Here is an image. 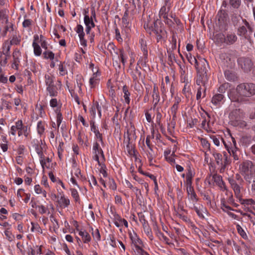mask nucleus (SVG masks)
Instances as JSON below:
<instances>
[{"instance_id": "dca6fc26", "label": "nucleus", "mask_w": 255, "mask_h": 255, "mask_svg": "<svg viewBox=\"0 0 255 255\" xmlns=\"http://www.w3.org/2000/svg\"><path fill=\"white\" fill-rule=\"evenodd\" d=\"M34 147H35V150L39 157L40 164H41L43 169H44V165L45 164V156H44L43 151H42V150H43L42 147L41 145L37 144H35L34 145Z\"/></svg>"}, {"instance_id": "7c9ffc66", "label": "nucleus", "mask_w": 255, "mask_h": 255, "mask_svg": "<svg viewBox=\"0 0 255 255\" xmlns=\"http://www.w3.org/2000/svg\"><path fill=\"white\" fill-rule=\"evenodd\" d=\"M55 77L50 74H46L45 76V83L46 87L54 85Z\"/></svg>"}, {"instance_id": "f03ea898", "label": "nucleus", "mask_w": 255, "mask_h": 255, "mask_svg": "<svg viewBox=\"0 0 255 255\" xmlns=\"http://www.w3.org/2000/svg\"><path fill=\"white\" fill-rule=\"evenodd\" d=\"M236 90L239 95L237 100L242 101L244 97H249L255 94V85L253 83L241 84L237 86Z\"/></svg>"}, {"instance_id": "e2e57ef3", "label": "nucleus", "mask_w": 255, "mask_h": 255, "mask_svg": "<svg viewBox=\"0 0 255 255\" xmlns=\"http://www.w3.org/2000/svg\"><path fill=\"white\" fill-rule=\"evenodd\" d=\"M247 32V28L245 26H242L238 29V34L240 35H245Z\"/></svg>"}, {"instance_id": "393cba45", "label": "nucleus", "mask_w": 255, "mask_h": 255, "mask_svg": "<svg viewBox=\"0 0 255 255\" xmlns=\"http://www.w3.org/2000/svg\"><path fill=\"white\" fill-rule=\"evenodd\" d=\"M91 129L94 133L96 137L99 139L101 143H103V140L102 138V135L100 133L99 130L97 129L96 126L95 125L94 122H91L90 123Z\"/></svg>"}, {"instance_id": "c85d7f7f", "label": "nucleus", "mask_w": 255, "mask_h": 255, "mask_svg": "<svg viewBox=\"0 0 255 255\" xmlns=\"http://www.w3.org/2000/svg\"><path fill=\"white\" fill-rule=\"evenodd\" d=\"M224 74L226 79L229 81H235L237 79L236 74L231 71L226 70Z\"/></svg>"}, {"instance_id": "a19ab883", "label": "nucleus", "mask_w": 255, "mask_h": 255, "mask_svg": "<svg viewBox=\"0 0 255 255\" xmlns=\"http://www.w3.org/2000/svg\"><path fill=\"white\" fill-rule=\"evenodd\" d=\"M133 255H148L140 247H137L133 249Z\"/></svg>"}, {"instance_id": "bb28decb", "label": "nucleus", "mask_w": 255, "mask_h": 255, "mask_svg": "<svg viewBox=\"0 0 255 255\" xmlns=\"http://www.w3.org/2000/svg\"><path fill=\"white\" fill-rule=\"evenodd\" d=\"M28 255H35L36 254L40 255L42 254L41 246H36L34 249H32L31 247L28 248Z\"/></svg>"}, {"instance_id": "f704fd0d", "label": "nucleus", "mask_w": 255, "mask_h": 255, "mask_svg": "<svg viewBox=\"0 0 255 255\" xmlns=\"http://www.w3.org/2000/svg\"><path fill=\"white\" fill-rule=\"evenodd\" d=\"M37 131L38 134L42 135L45 131V124L42 121H39L37 125Z\"/></svg>"}, {"instance_id": "412c9836", "label": "nucleus", "mask_w": 255, "mask_h": 255, "mask_svg": "<svg viewBox=\"0 0 255 255\" xmlns=\"http://www.w3.org/2000/svg\"><path fill=\"white\" fill-rule=\"evenodd\" d=\"M129 237L132 242V243L134 246V248H136L137 247H140V245H142V241L138 237L136 234L134 233H133V234H130Z\"/></svg>"}, {"instance_id": "a211bd4d", "label": "nucleus", "mask_w": 255, "mask_h": 255, "mask_svg": "<svg viewBox=\"0 0 255 255\" xmlns=\"http://www.w3.org/2000/svg\"><path fill=\"white\" fill-rule=\"evenodd\" d=\"M39 39L37 35L34 36V40L32 43V47H33L34 54L36 56H39L42 53V50L39 45L37 43V41Z\"/></svg>"}, {"instance_id": "2eb2a0df", "label": "nucleus", "mask_w": 255, "mask_h": 255, "mask_svg": "<svg viewBox=\"0 0 255 255\" xmlns=\"http://www.w3.org/2000/svg\"><path fill=\"white\" fill-rule=\"evenodd\" d=\"M21 54L18 50L15 49L12 54L13 62L11 67L13 69H17L20 63Z\"/></svg>"}, {"instance_id": "5701e85b", "label": "nucleus", "mask_w": 255, "mask_h": 255, "mask_svg": "<svg viewBox=\"0 0 255 255\" xmlns=\"http://www.w3.org/2000/svg\"><path fill=\"white\" fill-rule=\"evenodd\" d=\"M198 200V199L195 192L192 193V194L188 195V202L186 205L188 207H192V206L194 207V205L196 204Z\"/></svg>"}, {"instance_id": "72a5a7b5", "label": "nucleus", "mask_w": 255, "mask_h": 255, "mask_svg": "<svg viewBox=\"0 0 255 255\" xmlns=\"http://www.w3.org/2000/svg\"><path fill=\"white\" fill-rule=\"evenodd\" d=\"M58 70L60 76H63L67 74L68 72L65 65V62H60V64L58 65Z\"/></svg>"}, {"instance_id": "49530a36", "label": "nucleus", "mask_w": 255, "mask_h": 255, "mask_svg": "<svg viewBox=\"0 0 255 255\" xmlns=\"http://www.w3.org/2000/svg\"><path fill=\"white\" fill-rule=\"evenodd\" d=\"M44 58L45 59H49L51 60L54 58L55 54L51 51H46L43 52Z\"/></svg>"}, {"instance_id": "2f4dec72", "label": "nucleus", "mask_w": 255, "mask_h": 255, "mask_svg": "<svg viewBox=\"0 0 255 255\" xmlns=\"http://www.w3.org/2000/svg\"><path fill=\"white\" fill-rule=\"evenodd\" d=\"M79 235L82 237L84 243H88L91 241V237L86 231H80Z\"/></svg>"}, {"instance_id": "20e7f679", "label": "nucleus", "mask_w": 255, "mask_h": 255, "mask_svg": "<svg viewBox=\"0 0 255 255\" xmlns=\"http://www.w3.org/2000/svg\"><path fill=\"white\" fill-rule=\"evenodd\" d=\"M211 153L214 156L217 164L220 167V172H224L227 166L230 163V160L228 158L227 153L224 152L223 156L221 153L214 151Z\"/></svg>"}, {"instance_id": "13d9d810", "label": "nucleus", "mask_w": 255, "mask_h": 255, "mask_svg": "<svg viewBox=\"0 0 255 255\" xmlns=\"http://www.w3.org/2000/svg\"><path fill=\"white\" fill-rule=\"evenodd\" d=\"M92 235L94 239L97 241H100L101 240V236L99 230L96 229L94 231L92 232Z\"/></svg>"}, {"instance_id": "de8ad7c7", "label": "nucleus", "mask_w": 255, "mask_h": 255, "mask_svg": "<svg viewBox=\"0 0 255 255\" xmlns=\"http://www.w3.org/2000/svg\"><path fill=\"white\" fill-rule=\"evenodd\" d=\"M31 224L32 225V227L31 228V232H33L34 231H36L37 232H38L39 233H40V234L42 233V230L38 224H35L33 222H31Z\"/></svg>"}, {"instance_id": "a878e982", "label": "nucleus", "mask_w": 255, "mask_h": 255, "mask_svg": "<svg viewBox=\"0 0 255 255\" xmlns=\"http://www.w3.org/2000/svg\"><path fill=\"white\" fill-rule=\"evenodd\" d=\"M190 209H194L196 212L197 214L200 218H203L204 215L203 214V212L204 210H205V208L201 205H196V204L194 205V207H189Z\"/></svg>"}, {"instance_id": "0eeeda50", "label": "nucleus", "mask_w": 255, "mask_h": 255, "mask_svg": "<svg viewBox=\"0 0 255 255\" xmlns=\"http://www.w3.org/2000/svg\"><path fill=\"white\" fill-rule=\"evenodd\" d=\"M92 150V152L94 155L93 157L94 160H95L97 162H99V161H100V155L104 160H105L104 152L101 147H100L99 144L97 142H95L94 143Z\"/></svg>"}, {"instance_id": "79ce46f5", "label": "nucleus", "mask_w": 255, "mask_h": 255, "mask_svg": "<svg viewBox=\"0 0 255 255\" xmlns=\"http://www.w3.org/2000/svg\"><path fill=\"white\" fill-rule=\"evenodd\" d=\"M223 143L224 145L228 151L229 153L231 155L232 153L236 152L237 148L235 145H231V146H229L227 143H226L224 141H223Z\"/></svg>"}, {"instance_id": "5fc2aeb1", "label": "nucleus", "mask_w": 255, "mask_h": 255, "mask_svg": "<svg viewBox=\"0 0 255 255\" xmlns=\"http://www.w3.org/2000/svg\"><path fill=\"white\" fill-rule=\"evenodd\" d=\"M188 61L191 64H194L195 66L197 62H198V58L196 59L195 57H193L191 55V54H189V55H187V56Z\"/></svg>"}, {"instance_id": "c756f323", "label": "nucleus", "mask_w": 255, "mask_h": 255, "mask_svg": "<svg viewBox=\"0 0 255 255\" xmlns=\"http://www.w3.org/2000/svg\"><path fill=\"white\" fill-rule=\"evenodd\" d=\"M46 91L50 97H56L57 95V87L55 84L46 87Z\"/></svg>"}, {"instance_id": "a18cd8bd", "label": "nucleus", "mask_w": 255, "mask_h": 255, "mask_svg": "<svg viewBox=\"0 0 255 255\" xmlns=\"http://www.w3.org/2000/svg\"><path fill=\"white\" fill-rule=\"evenodd\" d=\"M200 142L205 150H210V144L206 139L202 138L200 139Z\"/></svg>"}, {"instance_id": "c03bdc74", "label": "nucleus", "mask_w": 255, "mask_h": 255, "mask_svg": "<svg viewBox=\"0 0 255 255\" xmlns=\"http://www.w3.org/2000/svg\"><path fill=\"white\" fill-rule=\"evenodd\" d=\"M139 43L140 44L141 49L143 51V54H145V55H147V49L146 47V41L143 39H141L139 40Z\"/></svg>"}, {"instance_id": "864d4df0", "label": "nucleus", "mask_w": 255, "mask_h": 255, "mask_svg": "<svg viewBox=\"0 0 255 255\" xmlns=\"http://www.w3.org/2000/svg\"><path fill=\"white\" fill-rule=\"evenodd\" d=\"M20 38L19 36H13L11 40L10 41L11 45H18L20 42Z\"/></svg>"}, {"instance_id": "e433bc0d", "label": "nucleus", "mask_w": 255, "mask_h": 255, "mask_svg": "<svg viewBox=\"0 0 255 255\" xmlns=\"http://www.w3.org/2000/svg\"><path fill=\"white\" fill-rule=\"evenodd\" d=\"M98 165L100 167L99 169L100 172L102 174L104 177H106L108 176V173L107 172V167L104 163H103L100 161L97 162Z\"/></svg>"}, {"instance_id": "423d86ee", "label": "nucleus", "mask_w": 255, "mask_h": 255, "mask_svg": "<svg viewBox=\"0 0 255 255\" xmlns=\"http://www.w3.org/2000/svg\"><path fill=\"white\" fill-rule=\"evenodd\" d=\"M195 67L197 71V73L207 74V72L209 68V65L207 61L204 58L198 57V62Z\"/></svg>"}, {"instance_id": "9d476101", "label": "nucleus", "mask_w": 255, "mask_h": 255, "mask_svg": "<svg viewBox=\"0 0 255 255\" xmlns=\"http://www.w3.org/2000/svg\"><path fill=\"white\" fill-rule=\"evenodd\" d=\"M60 195L55 197L57 198V202L59 207L61 208H65L67 207L70 203L69 199L66 197L63 193H60Z\"/></svg>"}, {"instance_id": "ddd939ff", "label": "nucleus", "mask_w": 255, "mask_h": 255, "mask_svg": "<svg viewBox=\"0 0 255 255\" xmlns=\"http://www.w3.org/2000/svg\"><path fill=\"white\" fill-rule=\"evenodd\" d=\"M228 181L231 186L232 188L234 191L236 197L238 198H240L241 190V185L237 183L236 180L233 178H229L228 179Z\"/></svg>"}, {"instance_id": "f257e3e1", "label": "nucleus", "mask_w": 255, "mask_h": 255, "mask_svg": "<svg viewBox=\"0 0 255 255\" xmlns=\"http://www.w3.org/2000/svg\"><path fill=\"white\" fill-rule=\"evenodd\" d=\"M241 174L249 183H252V190H255V164L250 161L244 162L240 166Z\"/></svg>"}, {"instance_id": "6e6d98bb", "label": "nucleus", "mask_w": 255, "mask_h": 255, "mask_svg": "<svg viewBox=\"0 0 255 255\" xmlns=\"http://www.w3.org/2000/svg\"><path fill=\"white\" fill-rule=\"evenodd\" d=\"M8 229H7V230H6L5 231H4V234L6 237V238L8 239V240L10 242H11L12 241H13L14 237V236L12 234V233H11L10 231H9L8 230Z\"/></svg>"}, {"instance_id": "4be33fe9", "label": "nucleus", "mask_w": 255, "mask_h": 255, "mask_svg": "<svg viewBox=\"0 0 255 255\" xmlns=\"http://www.w3.org/2000/svg\"><path fill=\"white\" fill-rule=\"evenodd\" d=\"M208 79L207 74H203L201 73H198L196 78V84L200 86L201 85H203V86H205L206 84L207 83Z\"/></svg>"}, {"instance_id": "6e6552de", "label": "nucleus", "mask_w": 255, "mask_h": 255, "mask_svg": "<svg viewBox=\"0 0 255 255\" xmlns=\"http://www.w3.org/2000/svg\"><path fill=\"white\" fill-rule=\"evenodd\" d=\"M238 63L246 72L250 71L253 66L251 60L248 58L241 57L238 59Z\"/></svg>"}, {"instance_id": "37998d69", "label": "nucleus", "mask_w": 255, "mask_h": 255, "mask_svg": "<svg viewBox=\"0 0 255 255\" xmlns=\"http://www.w3.org/2000/svg\"><path fill=\"white\" fill-rule=\"evenodd\" d=\"M237 230L238 231V233L240 235V236L244 239H248V236L245 232V231L242 228V227L239 225H237L236 226Z\"/></svg>"}, {"instance_id": "aec40b11", "label": "nucleus", "mask_w": 255, "mask_h": 255, "mask_svg": "<svg viewBox=\"0 0 255 255\" xmlns=\"http://www.w3.org/2000/svg\"><path fill=\"white\" fill-rule=\"evenodd\" d=\"M181 102V98L176 96L174 98V104L171 108V113L173 117H176V112L178 109L179 104Z\"/></svg>"}, {"instance_id": "4c0bfd02", "label": "nucleus", "mask_w": 255, "mask_h": 255, "mask_svg": "<svg viewBox=\"0 0 255 255\" xmlns=\"http://www.w3.org/2000/svg\"><path fill=\"white\" fill-rule=\"evenodd\" d=\"M11 44L8 41H5L3 45V50L1 53L6 54V55H10L9 50L10 49Z\"/></svg>"}, {"instance_id": "b1692460", "label": "nucleus", "mask_w": 255, "mask_h": 255, "mask_svg": "<svg viewBox=\"0 0 255 255\" xmlns=\"http://www.w3.org/2000/svg\"><path fill=\"white\" fill-rule=\"evenodd\" d=\"M10 55H6L0 52V74L2 72V67H5L7 63V59Z\"/></svg>"}, {"instance_id": "09e8293b", "label": "nucleus", "mask_w": 255, "mask_h": 255, "mask_svg": "<svg viewBox=\"0 0 255 255\" xmlns=\"http://www.w3.org/2000/svg\"><path fill=\"white\" fill-rule=\"evenodd\" d=\"M240 202L242 204L251 205L255 204V202L252 199H243L241 197L239 198Z\"/></svg>"}, {"instance_id": "4468645a", "label": "nucleus", "mask_w": 255, "mask_h": 255, "mask_svg": "<svg viewBox=\"0 0 255 255\" xmlns=\"http://www.w3.org/2000/svg\"><path fill=\"white\" fill-rule=\"evenodd\" d=\"M224 96L222 94H216L211 100L212 104L216 107H219L224 102Z\"/></svg>"}, {"instance_id": "bf43d9fd", "label": "nucleus", "mask_w": 255, "mask_h": 255, "mask_svg": "<svg viewBox=\"0 0 255 255\" xmlns=\"http://www.w3.org/2000/svg\"><path fill=\"white\" fill-rule=\"evenodd\" d=\"M221 209L223 210V211L227 212L229 210H232V208L227 205L225 204V201L223 200L221 201Z\"/></svg>"}, {"instance_id": "7ed1b4c3", "label": "nucleus", "mask_w": 255, "mask_h": 255, "mask_svg": "<svg viewBox=\"0 0 255 255\" xmlns=\"http://www.w3.org/2000/svg\"><path fill=\"white\" fill-rule=\"evenodd\" d=\"M157 24V21L154 19H152L150 15L147 16L145 18L144 27L146 31L150 34L154 33L157 35L158 38H160L161 36L160 33L161 32V30L158 28Z\"/></svg>"}, {"instance_id": "603ef678", "label": "nucleus", "mask_w": 255, "mask_h": 255, "mask_svg": "<svg viewBox=\"0 0 255 255\" xmlns=\"http://www.w3.org/2000/svg\"><path fill=\"white\" fill-rule=\"evenodd\" d=\"M76 31L78 34L79 37L85 36V33L84 32V28H83V27L82 26V25H81L80 24H78L77 26Z\"/></svg>"}, {"instance_id": "f8f14e48", "label": "nucleus", "mask_w": 255, "mask_h": 255, "mask_svg": "<svg viewBox=\"0 0 255 255\" xmlns=\"http://www.w3.org/2000/svg\"><path fill=\"white\" fill-rule=\"evenodd\" d=\"M212 178V180H213L219 186L220 189L222 191H227V188L225 185V182L223 180L222 177L217 174H214L209 176V179Z\"/></svg>"}, {"instance_id": "f3484780", "label": "nucleus", "mask_w": 255, "mask_h": 255, "mask_svg": "<svg viewBox=\"0 0 255 255\" xmlns=\"http://www.w3.org/2000/svg\"><path fill=\"white\" fill-rule=\"evenodd\" d=\"M139 61H138L137 65L135 67V69L131 73L132 78L134 82H137L139 79H142L141 73L140 71V67L139 66Z\"/></svg>"}, {"instance_id": "3c124183", "label": "nucleus", "mask_w": 255, "mask_h": 255, "mask_svg": "<svg viewBox=\"0 0 255 255\" xmlns=\"http://www.w3.org/2000/svg\"><path fill=\"white\" fill-rule=\"evenodd\" d=\"M70 190L71 192V195L74 199L75 202H79L80 201V197L78 191L75 189H71Z\"/></svg>"}, {"instance_id": "680f3d73", "label": "nucleus", "mask_w": 255, "mask_h": 255, "mask_svg": "<svg viewBox=\"0 0 255 255\" xmlns=\"http://www.w3.org/2000/svg\"><path fill=\"white\" fill-rule=\"evenodd\" d=\"M73 168L75 170V173L74 174L77 177H79V175L81 174V171L80 170L77 168L76 166V160L75 159H73Z\"/></svg>"}, {"instance_id": "8fccbe9b", "label": "nucleus", "mask_w": 255, "mask_h": 255, "mask_svg": "<svg viewBox=\"0 0 255 255\" xmlns=\"http://www.w3.org/2000/svg\"><path fill=\"white\" fill-rule=\"evenodd\" d=\"M230 4L234 8H238L241 3V0H230Z\"/></svg>"}, {"instance_id": "c9c22d12", "label": "nucleus", "mask_w": 255, "mask_h": 255, "mask_svg": "<svg viewBox=\"0 0 255 255\" xmlns=\"http://www.w3.org/2000/svg\"><path fill=\"white\" fill-rule=\"evenodd\" d=\"M123 92L124 93V98L125 100V102L129 104L130 103V93L128 92V87L126 86H124L123 88Z\"/></svg>"}, {"instance_id": "9b49d317", "label": "nucleus", "mask_w": 255, "mask_h": 255, "mask_svg": "<svg viewBox=\"0 0 255 255\" xmlns=\"http://www.w3.org/2000/svg\"><path fill=\"white\" fill-rule=\"evenodd\" d=\"M171 7L170 0H165L164 5L161 7L159 11V16L164 19H167L168 13Z\"/></svg>"}, {"instance_id": "69168bd1", "label": "nucleus", "mask_w": 255, "mask_h": 255, "mask_svg": "<svg viewBox=\"0 0 255 255\" xmlns=\"http://www.w3.org/2000/svg\"><path fill=\"white\" fill-rule=\"evenodd\" d=\"M98 79L95 77H91L89 80V84L91 88L94 87L98 82Z\"/></svg>"}, {"instance_id": "6ab92c4d", "label": "nucleus", "mask_w": 255, "mask_h": 255, "mask_svg": "<svg viewBox=\"0 0 255 255\" xmlns=\"http://www.w3.org/2000/svg\"><path fill=\"white\" fill-rule=\"evenodd\" d=\"M143 222L142 223L144 232L146 236L148 237L150 241H152L154 238L152 235L151 229L149 226L147 221L145 219H143Z\"/></svg>"}, {"instance_id": "473e14b6", "label": "nucleus", "mask_w": 255, "mask_h": 255, "mask_svg": "<svg viewBox=\"0 0 255 255\" xmlns=\"http://www.w3.org/2000/svg\"><path fill=\"white\" fill-rule=\"evenodd\" d=\"M118 55V59L121 61L123 66L125 65L126 62L127 57H126L124 50L123 49H120L119 52H117Z\"/></svg>"}, {"instance_id": "052dcab7", "label": "nucleus", "mask_w": 255, "mask_h": 255, "mask_svg": "<svg viewBox=\"0 0 255 255\" xmlns=\"http://www.w3.org/2000/svg\"><path fill=\"white\" fill-rule=\"evenodd\" d=\"M83 77L81 75H77L76 76V82L78 87L79 90H81V86L82 85Z\"/></svg>"}, {"instance_id": "cd10ccee", "label": "nucleus", "mask_w": 255, "mask_h": 255, "mask_svg": "<svg viewBox=\"0 0 255 255\" xmlns=\"http://www.w3.org/2000/svg\"><path fill=\"white\" fill-rule=\"evenodd\" d=\"M152 93V97L153 102H154V106L155 107L160 100V97L158 93V88L156 85H154L153 87Z\"/></svg>"}, {"instance_id": "338daca9", "label": "nucleus", "mask_w": 255, "mask_h": 255, "mask_svg": "<svg viewBox=\"0 0 255 255\" xmlns=\"http://www.w3.org/2000/svg\"><path fill=\"white\" fill-rule=\"evenodd\" d=\"M244 216L247 218V220L250 221L254 225H255V218L254 217L252 216L250 214L246 213L245 214Z\"/></svg>"}, {"instance_id": "774afa93", "label": "nucleus", "mask_w": 255, "mask_h": 255, "mask_svg": "<svg viewBox=\"0 0 255 255\" xmlns=\"http://www.w3.org/2000/svg\"><path fill=\"white\" fill-rule=\"evenodd\" d=\"M228 87V84H224L222 85L218 89V91L220 93L219 94L224 93L226 92V90Z\"/></svg>"}, {"instance_id": "0e129e2a", "label": "nucleus", "mask_w": 255, "mask_h": 255, "mask_svg": "<svg viewBox=\"0 0 255 255\" xmlns=\"http://www.w3.org/2000/svg\"><path fill=\"white\" fill-rule=\"evenodd\" d=\"M0 19L5 20V23H7L8 17L5 13V11L3 10H0Z\"/></svg>"}, {"instance_id": "58836bf2", "label": "nucleus", "mask_w": 255, "mask_h": 255, "mask_svg": "<svg viewBox=\"0 0 255 255\" xmlns=\"http://www.w3.org/2000/svg\"><path fill=\"white\" fill-rule=\"evenodd\" d=\"M146 153L147 157L150 161H151L155 156L152 146L148 147V149L146 150Z\"/></svg>"}, {"instance_id": "39448f33", "label": "nucleus", "mask_w": 255, "mask_h": 255, "mask_svg": "<svg viewBox=\"0 0 255 255\" xmlns=\"http://www.w3.org/2000/svg\"><path fill=\"white\" fill-rule=\"evenodd\" d=\"M217 39L221 42H224L228 45L234 44L237 40V37L234 33H228L226 37L223 34H219L217 35Z\"/></svg>"}, {"instance_id": "4d7b16f0", "label": "nucleus", "mask_w": 255, "mask_h": 255, "mask_svg": "<svg viewBox=\"0 0 255 255\" xmlns=\"http://www.w3.org/2000/svg\"><path fill=\"white\" fill-rule=\"evenodd\" d=\"M63 145V142H61L59 143V145H58L57 147V151H58V157L60 159H62L63 155L62 152L63 151V149L62 148V146Z\"/></svg>"}, {"instance_id": "ea45409f", "label": "nucleus", "mask_w": 255, "mask_h": 255, "mask_svg": "<svg viewBox=\"0 0 255 255\" xmlns=\"http://www.w3.org/2000/svg\"><path fill=\"white\" fill-rule=\"evenodd\" d=\"M24 135L26 137H27L29 134V130L27 126H24L19 131H18V135L20 136Z\"/></svg>"}, {"instance_id": "1a4fd4ad", "label": "nucleus", "mask_w": 255, "mask_h": 255, "mask_svg": "<svg viewBox=\"0 0 255 255\" xmlns=\"http://www.w3.org/2000/svg\"><path fill=\"white\" fill-rule=\"evenodd\" d=\"M84 21L86 25V32L87 34H88L90 33L91 28L94 27L96 26L94 23V20H92L91 18H90V16L88 15V11H85Z\"/></svg>"}]
</instances>
